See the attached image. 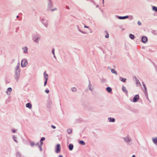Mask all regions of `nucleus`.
I'll return each mask as SVG.
<instances>
[{
  "label": "nucleus",
  "mask_w": 157,
  "mask_h": 157,
  "mask_svg": "<svg viewBox=\"0 0 157 157\" xmlns=\"http://www.w3.org/2000/svg\"><path fill=\"white\" fill-rule=\"evenodd\" d=\"M124 139L125 142L127 143L129 145H131V140L128 136L124 137Z\"/></svg>",
  "instance_id": "obj_1"
},
{
  "label": "nucleus",
  "mask_w": 157,
  "mask_h": 157,
  "mask_svg": "<svg viewBox=\"0 0 157 157\" xmlns=\"http://www.w3.org/2000/svg\"><path fill=\"white\" fill-rule=\"evenodd\" d=\"M61 150L60 145L59 144H57L55 147V152L56 153H59Z\"/></svg>",
  "instance_id": "obj_2"
},
{
  "label": "nucleus",
  "mask_w": 157,
  "mask_h": 157,
  "mask_svg": "<svg viewBox=\"0 0 157 157\" xmlns=\"http://www.w3.org/2000/svg\"><path fill=\"white\" fill-rule=\"evenodd\" d=\"M27 62L25 59H24L21 61V65L22 67H25L27 64Z\"/></svg>",
  "instance_id": "obj_3"
},
{
  "label": "nucleus",
  "mask_w": 157,
  "mask_h": 157,
  "mask_svg": "<svg viewBox=\"0 0 157 157\" xmlns=\"http://www.w3.org/2000/svg\"><path fill=\"white\" fill-rule=\"evenodd\" d=\"M139 96L138 95H136L134 97L133 99V101L134 102H136L137 101L139 100Z\"/></svg>",
  "instance_id": "obj_4"
},
{
  "label": "nucleus",
  "mask_w": 157,
  "mask_h": 157,
  "mask_svg": "<svg viewBox=\"0 0 157 157\" xmlns=\"http://www.w3.org/2000/svg\"><path fill=\"white\" fill-rule=\"evenodd\" d=\"M152 139L153 143L157 146V137H156L152 138Z\"/></svg>",
  "instance_id": "obj_5"
},
{
  "label": "nucleus",
  "mask_w": 157,
  "mask_h": 157,
  "mask_svg": "<svg viewBox=\"0 0 157 157\" xmlns=\"http://www.w3.org/2000/svg\"><path fill=\"white\" fill-rule=\"evenodd\" d=\"M147 40V38L146 36H144L142 38V42L144 43H146Z\"/></svg>",
  "instance_id": "obj_6"
},
{
  "label": "nucleus",
  "mask_w": 157,
  "mask_h": 157,
  "mask_svg": "<svg viewBox=\"0 0 157 157\" xmlns=\"http://www.w3.org/2000/svg\"><path fill=\"white\" fill-rule=\"evenodd\" d=\"M68 148L70 150L72 151L73 148V145L72 144H70L68 146Z\"/></svg>",
  "instance_id": "obj_7"
},
{
  "label": "nucleus",
  "mask_w": 157,
  "mask_h": 157,
  "mask_svg": "<svg viewBox=\"0 0 157 157\" xmlns=\"http://www.w3.org/2000/svg\"><path fill=\"white\" fill-rule=\"evenodd\" d=\"M26 106L27 108H29V109H31L32 108V105L30 103H28L26 104Z\"/></svg>",
  "instance_id": "obj_8"
},
{
  "label": "nucleus",
  "mask_w": 157,
  "mask_h": 157,
  "mask_svg": "<svg viewBox=\"0 0 157 157\" xmlns=\"http://www.w3.org/2000/svg\"><path fill=\"white\" fill-rule=\"evenodd\" d=\"M108 119L110 122H114L115 121V119L114 118H112L111 117H109Z\"/></svg>",
  "instance_id": "obj_9"
},
{
  "label": "nucleus",
  "mask_w": 157,
  "mask_h": 157,
  "mask_svg": "<svg viewBox=\"0 0 157 157\" xmlns=\"http://www.w3.org/2000/svg\"><path fill=\"white\" fill-rule=\"evenodd\" d=\"M128 16H123V17H118V18L119 19H124L127 18H128Z\"/></svg>",
  "instance_id": "obj_10"
},
{
  "label": "nucleus",
  "mask_w": 157,
  "mask_h": 157,
  "mask_svg": "<svg viewBox=\"0 0 157 157\" xmlns=\"http://www.w3.org/2000/svg\"><path fill=\"white\" fill-rule=\"evenodd\" d=\"M39 144V143H37L36 144H35L34 142H31L30 143V144L31 145V146L33 147L34 145H38Z\"/></svg>",
  "instance_id": "obj_11"
},
{
  "label": "nucleus",
  "mask_w": 157,
  "mask_h": 157,
  "mask_svg": "<svg viewBox=\"0 0 157 157\" xmlns=\"http://www.w3.org/2000/svg\"><path fill=\"white\" fill-rule=\"evenodd\" d=\"M123 90L125 93H128V91L127 90L126 88L124 86L122 87Z\"/></svg>",
  "instance_id": "obj_12"
},
{
  "label": "nucleus",
  "mask_w": 157,
  "mask_h": 157,
  "mask_svg": "<svg viewBox=\"0 0 157 157\" xmlns=\"http://www.w3.org/2000/svg\"><path fill=\"white\" fill-rule=\"evenodd\" d=\"M79 143L80 144H81L82 145H85V143L84 142V141H83L82 140H80V141H79Z\"/></svg>",
  "instance_id": "obj_13"
},
{
  "label": "nucleus",
  "mask_w": 157,
  "mask_h": 157,
  "mask_svg": "<svg viewBox=\"0 0 157 157\" xmlns=\"http://www.w3.org/2000/svg\"><path fill=\"white\" fill-rule=\"evenodd\" d=\"M44 76L45 79H46V80H48V76L47 74L45 72H44Z\"/></svg>",
  "instance_id": "obj_14"
},
{
  "label": "nucleus",
  "mask_w": 157,
  "mask_h": 157,
  "mask_svg": "<svg viewBox=\"0 0 157 157\" xmlns=\"http://www.w3.org/2000/svg\"><path fill=\"white\" fill-rule=\"evenodd\" d=\"M111 71L113 73L115 74V75H117V71L113 69H112L111 70Z\"/></svg>",
  "instance_id": "obj_15"
},
{
  "label": "nucleus",
  "mask_w": 157,
  "mask_h": 157,
  "mask_svg": "<svg viewBox=\"0 0 157 157\" xmlns=\"http://www.w3.org/2000/svg\"><path fill=\"white\" fill-rule=\"evenodd\" d=\"M67 132L69 134H70L71 133L72 130L71 128H68L67 130Z\"/></svg>",
  "instance_id": "obj_16"
},
{
  "label": "nucleus",
  "mask_w": 157,
  "mask_h": 157,
  "mask_svg": "<svg viewBox=\"0 0 157 157\" xmlns=\"http://www.w3.org/2000/svg\"><path fill=\"white\" fill-rule=\"evenodd\" d=\"M129 37L132 40L134 38V36L132 34H130L129 35Z\"/></svg>",
  "instance_id": "obj_17"
},
{
  "label": "nucleus",
  "mask_w": 157,
  "mask_h": 157,
  "mask_svg": "<svg viewBox=\"0 0 157 157\" xmlns=\"http://www.w3.org/2000/svg\"><path fill=\"white\" fill-rule=\"evenodd\" d=\"M107 91L109 92H110L112 91L110 87H108L106 88Z\"/></svg>",
  "instance_id": "obj_18"
},
{
  "label": "nucleus",
  "mask_w": 157,
  "mask_h": 157,
  "mask_svg": "<svg viewBox=\"0 0 157 157\" xmlns=\"http://www.w3.org/2000/svg\"><path fill=\"white\" fill-rule=\"evenodd\" d=\"M16 156L17 157H21V154L19 152H17L16 153Z\"/></svg>",
  "instance_id": "obj_19"
},
{
  "label": "nucleus",
  "mask_w": 157,
  "mask_h": 157,
  "mask_svg": "<svg viewBox=\"0 0 157 157\" xmlns=\"http://www.w3.org/2000/svg\"><path fill=\"white\" fill-rule=\"evenodd\" d=\"M152 9L153 10H155V12L157 11V7L156 6H153Z\"/></svg>",
  "instance_id": "obj_20"
},
{
  "label": "nucleus",
  "mask_w": 157,
  "mask_h": 157,
  "mask_svg": "<svg viewBox=\"0 0 157 157\" xmlns=\"http://www.w3.org/2000/svg\"><path fill=\"white\" fill-rule=\"evenodd\" d=\"M120 78L121 80L124 82H125L126 80V78Z\"/></svg>",
  "instance_id": "obj_21"
},
{
  "label": "nucleus",
  "mask_w": 157,
  "mask_h": 157,
  "mask_svg": "<svg viewBox=\"0 0 157 157\" xmlns=\"http://www.w3.org/2000/svg\"><path fill=\"white\" fill-rule=\"evenodd\" d=\"M23 49L24 50V51L25 53H26L27 52L28 50L27 48V47H25V48Z\"/></svg>",
  "instance_id": "obj_22"
},
{
  "label": "nucleus",
  "mask_w": 157,
  "mask_h": 157,
  "mask_svg": "<svg viewBox=\"0 0 157 157\" xmlns=\"http://www.w3.org/2000/svg\"><path fill=\"white\" fill-rule=\"evenodd\" d=\"M12 131V132L13 133H15L16 132V130L14 129H12L11 130Z\"/></svg>",
  "instance_id": "obj_23"
},
{
  "label": "nucleus",
  "mask_w": 157,
  "mask_h": 157,
  "mask_svg": "<svg viewBox=\"0 0 157 157\" xmlns=\"http://www.w3.org/2000/svg\"><path fill=\"white\" fill-rule=\"evenodd\" d=\"M13 140L16 142H17V138L14 136H13Z\"/></svg>",
  "instance_id": "obj_24"
},
{
  "label": "nucleus",
  "mask_w": 157,
  "mask_h": 157,
  "mask_svg": "<svg viewBox=\"0 0 157 157\" xmlns=\"http://www.w3.org/2000/svg\"><path fill=\"white\" fill-rule=\"evenodd\" d=\"M45 140V138L44 137H42L40 140V142H43V141H44Z\"/></svg>",
  "instance_id": "obj_25"
},
{
  "label": "nucleus",
  "mask_w": 157,
  "mask_h": 157,
  "mask_svg": "<svg viewBox=\"0 0 157 157\" xmlns=\"http://www.w3.org/2000/svg\"><path fill=\"white\" fill-rule=\"evenodd\" d=\"M39 149H40V151H42V146H41V145H39Z\"/></svg>",
  "instance_id": "obj_26"
},
{
  "label": "nucleus",
  "mask_w": 157,
  "mask_h": 157,
  "mask_svg": "<svg viewBox=\"0 0 157 157\" xmlns=\"http://www.w3.org/2000/svg\"><path fill=\"white\" fill-rule=\"evenodd\" d=\"M109 34L107 32H106V35L105 36V37L106 38H109Z\"/></svg>",
  "instance_id": "obj_27"
},
{
  "label": "nucleus",
  "mask_w": 157,
  "mask_h": 157,
  "mask_svg": "<svg viewBox=\"0 0 157 157\" xmlns=\"http://www.w3.org/2000/svg\"><path fill=\"white\" fill-rule=\"evenodd\" d=\"M12 91V88L11 87H9L8 88V91L11 92Z\"/></svg>",
  "instance_id": "obj_28"
},
{
  "label": "nucleus",
  "mask_w": 157,
  "mask_h": 157,
  "mask_svg": "<svg viewBox=\"0 0 157 157\" xmlns=\"http://www.w3.org/2000/svg\"><path fill=\"white\" fill-rule=\"evenodd\" d=\"M72 90L73 91H75L76 90V89L75 87H73L72 89Z\"/></svg>",
  "instance_id": "obj_29"
},
{
  "label": "nucleus",
  "mask_w": 157,
  "mask_h": 157,
  "mask_svg": "<svg viewBox=\"0 0 157 157\" xmlns=\"http://www.w3.org/2000/svg\"><path fill=\"white\" fill-rule=\"evenodd\" d=\"M138 25H141V22L140 21H138Z\"/></svg>",
  "instance_id": "obj_30"
},
{
  "label": "nucleus",
  "mask_w": 157,
  "mask_h": 157,
  "mask_svg": "<svg viewBox=\"0 0 157 157\" xmlns=\"http://www.w3.org/2000/svg\"><path fill=\"white\" fill-rule=\"evenodd\" d=\"M47 80H46H46L44 82V86H45L47 83Z\"/></svg>",
  "instance_id": "obj_31"
},
{
  "label": "nucleus",
  "mask_w": 157,
  "mask_h": 157,
  "mask_svg": "<svg viewBox=\"0 0 157 157\" xmlns=\"http://www.w3.org/2000/svg\"><path fill=\"white\" fill-rule=\"evenodd\" d=\"M45 92H46V93H49V90H45Z\"/></svg>",
  "instance_id": "obj_32"
},
{
  "label": "nucleus",
  "mask_w": 157,
  "mask_h": 157,
  "mask_svg": "<svg viewBox=\"0 0 157 157\" xmlns=\"http://www.w3.org/2000/svg\"><path fill=\"white\" fill-rule=\"evenodd\" d=\"M143 85H144V88H145V91H146V90H147V89H146V86H145V85L144 84H143Z\"/></svg>",
  "instance_id": "obj_33"
},
{
  "label": "nucleus",
  "mask_w": 157,
  "mask_h": 157,
  "mask_svg": "<svg viewBox=\"0 0 157 157\" xmlns=\"http://www.w3.org/2000/svg\"><path fill=\"white\" fill-rule=\"evenodd\" d=\"M40 142V145H41L42 146V145L43 144V143L42 142Z\"/></svg>",
  "instance_id": "obj_34"
},
{
  "label": "nucleus",
  "mask_w": 157,
  "mask_h": 157,
  "mask_svg": "<svg viewBox=\"0 0 157 157\" xmlns=\"http://www.w3.org/2000/svg\"><path fill=\"white\" fill-rule=\"evenodd\" d=\"M38 38H37L35 40V41L36 42H38Z\"/></svg>",
  "instance_id": "obj_35"
},
{
  "label": "nucleus",
  "mask_w": 157,
  "mask_h": 157,
  "mask_svg": "<svg viewBox=\"0 0 157 157\" xmlns=\"http://www.w3.org/2000/svg\"><path fill=\"white\" fill-rule=\"evenodd\" d=\"M58 157H63L62 155H60Z\"/></svg>",
  "instance_id": "obj_36"
},
{
  "label": "nucleus",
  "mask_w": 157,
  "mask_h": 157,
  "mask_svg": "<svg viewBox=\"0 0 157 157\" xmlns=\"http://www.w3.org/2000/svg\"><path fill=\"white\" fill-rule=\"evenodd\" d=\"M51 127L52 128H56L55 126L54 125H52Z\"/></svg>",
  "instance_id": "obj_37"
},
{
  "label": "nucleus",
  "mask_w": 157,
  "mask_h": 157,
  "mask_svg": "<svg viewBox=\"0 0 157 157\" xmlns=\"http://www.w3.org/2000/svg\"><path fill=\"white\" fill-rule=\"evenodd\" d=\"M52 52L53 53V54L54 55V50H52Z\"/></svg>",
  "instance_id": "obj_38"
},
{
  "label": "nucleus",
  "mask_w": 157,
  "mask_h": 157,
  "mask_svg": "<svg viewBox=\"0 0 157 157\" xmlns=\"http://www.w3.org/2000/svg\"><path fill=\"white\" fill-rule=\"evenodd\" d=\"M132 157H136V156H135V155H133Z\"/></svg>",
  "instance_id": "obj_39"
},
{
  "label": "nucleus",
  "mask_w": 157,
  "mask_h": 157,
  "mask_svg": "<svg viewBox=\"0 0 157 157\" xmlns=\"http://www.w3.org/2000/svg\"><path fill=\"white\" fill-rule=\"evenodd\" d=\"M84 28H88V27H87V26H84Z\"/></svg>",
  "instance_id": "obj_40"
},
{
  "label": "nucleus",
  "mask_w": 157,
  "mask_h": 157,
  "mask_svg": "<svg viewBox=\"0 0 157 157\" xmlns=\"http://www.w3.org/2000/svg\"><path fill=\"white\" fill-rule=\"evenodd\" d=\"M6 92H7V94H8V91H7ZM10 94V93H9V94Z\"/></svg>",
  "instance_id": "obj_41"
},
{
  "label": "nucleus",
  "mask_w": 157,
  "mask_h": 157,
  "mask_svg": "<svg viewBox=\"0 0 157 157\" xmlns=\"http://www.w3.org/2000/svg\"><path fill=\"white\" fill-rule=\"evenodd\" d=\"M18 17V16H17V18Z\"/></svg>",
  "instance_id": "obj_42"
}]
</instances>
